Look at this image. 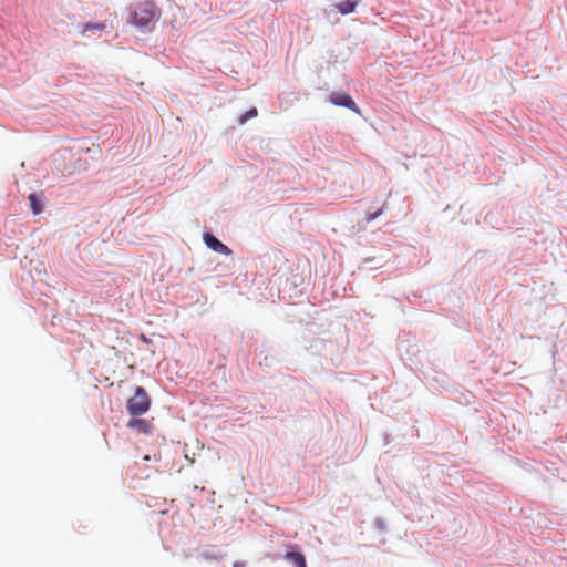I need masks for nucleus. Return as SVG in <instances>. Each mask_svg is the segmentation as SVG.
<instances>
[{"mask_svg":"<svg viewBox=\"0 0 567 567\" xmlns=\"http://www.w3.org/2000/svg\"><path fill=\"white\" fill-rule=\"evenodd\" d=\"M29 200H30V206H31L33 214L38 215V214L42 213L43 205L37 194H30Z\"/></svg>","mask_w":567,"mask_h":567,"instance_id":"8","label":"nucleus"},{"mask_svg":"<svg viewBox=\"0 0 567 567\" xmlns=\"http://www.w3.org/2000/svg\"><path fill=\"white\" fill-rule=\"evenodd\" d=\"M381 214H382V210H381V209H380V210H378V212H375V213H373V214H369V215L367 216V221H372V220H374V219H375V218H378Z\"/></svg>","mask_w":567,"mask_h":567,"instance_id":"11","label":"nucleus"},{"mask_svg":"<svg viewBox=\"0 0 567 567\" xmlns=\"http://www.w3.org/2000/svg\"><path fill=\"white\" fill-rule=\"evenodd\" d=\"M257 115H258L257 109L256 107H251L247 112H245L244 114H241L239 116L238 123L240 125H244L247 121L257 117Z\"/></svg>","mask_w":567,"mask_h":567,"instance_id":"10","label":"nucleus"},{"mask_svg":"<svg viewBox=\"0 0 567 567\" xmlns=\"http://www.w3.org/2000/svg\"><path fill=\"white\" fill-rule=\"evenodd\" d=\"M156 16L155 3L146 1L137 6L133 11L131 22L140 29L151 30Z\"/></svg>","mask_w":567,"mask_h":567,"instance_id":"1","label":"nucleus"},{"mask_svg":"<svg viewBox=\"0 0 567 567\" xmlns=\"http://www.w3.org/2000/svg\"><path fill=\"white\" fill-rule=\"evenodd\" d=\"M106 28V22L85 23L82 28L81 34L84 35L89 31H103Z\"/></svg>","mask_w":567,"mask_h":567,"instance_id":"9","label":"nucleus"},{"mask_svg":"<svg viewBox=\"0 0 567 567\" xmlns=\"http://www.w3.org/2000/svg\"><path fill=\"white\" fill-rule=\"evenodd\" d=\"M203 239H204V243L206 244V246L208 248H210L212 250L223 254V255H226V256L231 255V250L225 244H223L218 238H216L214 235L205 234Z\"/></svg>","mask_w":567,"mask_h":567,"instance_id":"4","label":"nucleus"},{"mask_svg":"<svg viewBox=\"0 0 567 567\" xmlns=\"http://www.w3.org/2000/svg\"><path fill=\"white\" fill-rule=\"evenodd\" d=\"M285 558L295 564L296 567H307L305 556L300 553L289 551Z\"/></svg>","mask_w":567,"mask_h":567,"instance_id":"7","label":"nucleus"},{"mask_svg":"<svg viewBox=\"0 0 567 567\" xmlns=\"http://www.w3.org/2000/svg\"><path fill=\"white\" fill-rule=\"evenodd\" d=\"M151 399L145 389L137 386L134 396L127 400V411L131 415H142L150 410Z\"/></svg>","mask_w":567,"mask_h":567,"instance_id":"2","label":"nucleus"},{"mask_svg":"<svg viewBox=\"0 0 567 567\" xmlns=\"http://www.w3.org/2000/svg\"><path fill=\"white\" fill-rule=\"evenodd\" d=\"M245 566H246V563L241 561V560H236L233 564V567H245Z\"/></svg>","mask_w":567,"mask_h":567,"instance_id":"12","label":"nucleus"},{"mask_svg":"<svg viewBox=\"0 0 567 567\" xmlns=\"http://www.w3.org/2000/svg\"><path fill=\"white\" fill-rule=\"evenodd\" d=\"M127 426L137 431L141 434H151L152 433V423L144 419L133 417L127 422Z\"/></svg>","mask_w":567,"mask_h":567,"instance_id":"5","label":"nucleus"},{"mask_svg":"<svg viewBox=\"0 0 567 567\" xmlns=\"http://www.w3.org/2000/svg\"><path fill=\"white\" fill-rule=\"evenodd\" d=\"M329 101L334 105L347 107L357 113L360 112L352 97L346 93L333 92L330 94Z\"/></svg>","mask_w":567,"mask_h":567,"instance_id":"3","label":"nucleus"},{"mask_svg":"<svg viewBox=\"0 0 567 567\" xmlns=\"http://www.w3.org/2000/svg\"><path fill=\"white\" fill-rule=\"evenodd\" d=\"M361 0H344L337 4V9L341 14L353 12Z\"/></svg>","mask_w":567,"mask_h":567,"instance_id":"6","label":"nucleus"}]
</instances>
